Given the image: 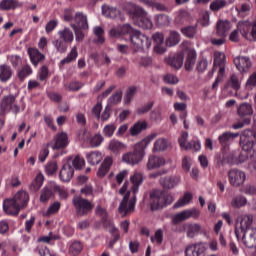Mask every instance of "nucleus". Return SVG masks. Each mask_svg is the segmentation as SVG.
Wrapping results in <instances>:
<instances>
[{
	"label": "nucleus",
	"mask_w": 256,
	"mask_h": 256,
	"mask_svg": "<svg viewBox=\"0 0 256 256\" xmlns=\"http://www.w3.org/2000/svg\"><path fill=\"white\" fill-rule=\"evenodd\" d=\"M237 113L240 117H249V115H253V107L251 104L244 102L239 105Z\"/></svg>",
	"instance_id": "nucleus-37"
},
{
	"label": "nucleus",
	"mask_w": 256,
	"mask_h": 256,
	"mask_svg": "<svg viewBox=\"0 0 256 256\" xmlns=\"http://www.w3.org/2000/svg\"><path fill=\"white\" fill-rule=\"evenodd\" d=\"M59 209H61V203L59 201L54 202L48 207L46 211V217H50V215H55L56 213H59Z\"/></svg>",
	"instance_id": "nucleus-55"
},
{
	"label": "nucleus",
	"mask_w": 256,
	"mask_h": 256,
	"mask_svg": "<svg viewBox=\"0 0 256 256\" xmlns=\"http://www.w3.org/2000/svg\"><path fill=\"white\" fill-rule=\"evenodd\" d=\"M105 138L101 134L94 135L90 140V146L91 147H99L103 143Z\"/></svg>",
	"instance_id": "nucleus-62"
},
{
	"label": "nucleus",
	"mask_w": 256,
	"mask_h": 256,
	"mask_svg": "<svg viewBox=\"0 0 256 256\" xmlns=\"http://www.w3.org/2000/svg\"><path fill=\"white\" fill-rule=\"evenodd\" d=\"M73 175H75V169L73 168V166H71V163H65L62 166L59 174L61 181H63L64 183H69V181L73 179Z\"/></svg>",
	"instance_id": "nucleus-16"
},
{
	"label": "nucleus",
	"mask_w": 256,
	"mask_h": 256,
	"mask_svg": "<svg viewBox=\"0 0 256 256\" xmlns=\"http://www.w3.org/2000/svg\"><path fill=\"white\" fill-rule=\"evenodd\" d=\"M53 141L52 149H65L69 145V136L66 132H61L55 135Z\"/></svg>",
	"instance_id": "nucleus-17"
},
{
	"label": "nucleus",
	"mask_w": 256,
	"mask_h": 256,
	"mask_svg": "<svg viewBox=\"0 0 256 256\" xmlns=\"http://www.w3.org/2000/svg\"><path fill=\"white\" fill-rule=\"evenodd\" d=\"M163 189H175L179 183H181V177L179 176H165L159 180Z\"/></svg>",
	"instance_id": "nucleus-15"
},
{
	"label": "nucleus",
	"mask_w": 256,
	"mask_h": 256,
	"mask_svg": "<svg viewBox=\"0 0 256 256\" xmlns=\"http://www.w3.org/2000/svg\"><path fill=\"white\" fill-rule=\"evenodd\" d=\"M239 135L240 134L238 132H224L222 135L218 137V141L221 145H225L226 143H229V141H234V139H237Z\"/></svg>",
	"instance_id": "nucleus-40"
},
{
	"label": "nucleus",
	"mask_w": 256,
	"mask_h": 256,
	"mask_svg": "<svg viewBox=\"0 0 256 256\" xmlns=\"http://www.w3.org/2000/svg\"><path fill=\"white\" fill-rule=\"evenodd\" d=\"M165 165V158L156 155H150L146 163L148 171H153V169H159Z\"/></svg>",
	"instance_id": "nucleus-18"
},
{
	"label": "nucleus",
	"mask_w": 256,
	"mask_h": 256,
	"mask_svg": "<svg viewBox=\"0 0 256 256\" xmlns=\"http://www.w3.org/2000/svg\"><path fill=\"white\" fill-rule=\"evenodd\" d=\"M207 251V244L199 242L188 246L185 250L186 256H201Z\"/></svg>",
	"instance_id": "nucleus-12"
},
{
	"label": "nucleus",
	"mask_w": 256,
	"mask_h": 256,
	"mask_svg": "<svg viewBox=\"0 0 256 256\" xmlns=\"http://www.w3.org/2000/svg\"><path fill=\"white\" fill-rule=\"evenodd\" d=\"M240 145L243 151H251L256 145V134L251 130H245L240 136Z\"/></svg>",
	"instance_id": "nucleus-10"
},
{
	"label": "nucleus",
	"mask_w": 256,
	"mask_h": 256,
	"mask_svg": "<svg viewBox=\"0 0 256 256\" xmlns=\"http://www.w3.org/2000/svg\"><path fill=\"white\" fill-rule=\"evenodd\" d=\"M184 59H185V56L183 55V52H179L173 57L167 58L166 63L170 65V67H173L174 69H181V67H183Z\"/></svg>",
	"instance_id": "nucleus-23"
},
{
	"label": "nucleus",
	"mask_w": 256,
	"mask_h": 256,
	"mask_svg": "<svg viewBox=\"0 0 256 256\" xmlns=\"http://www.w3.org/2000/svg\"><path fill=\"white\" fill-rule=\"evenodd\" d=\"M102 15H104V17H108L109 19H115V17L119 15V10L109 6H102Z\"/></svg>",
	"instance_id": "nucleus-46"
},
{
	"label": "nucleus",
	"mask_w": 256,
	"mask_h": 256,
	"mask_svg": "<svg viewBox=\"0 0 256 256\" xmlns=\"http://www.w3.org/2000/svg\"><path fill=\"white\" fill-rule=\"evenodd\" d=\"M169 147V141L166 138H158L154 142L153 152L161 153L163 151H167Z\"/></svg>",
	"instance_id": "nucleus-34"
},
{
	"label": "nucleus",
	"mask_w": 256,
	"mask_h": 256,
	"mask_svg": "<svg viewBox=\"0 0 256 256\" xmlns=\"http://www.w3.org/2000/svg\"><path fill=\"white\" fill-rule=\"evenodd\" d=\"M39 81H47L49 79V68L47 66H42L38 71Z\"/></svg>",
	"instance_id": "nucleus-59"
},
{
	"label": "nucleus",
	"mask_w": 256,
	"mask_h": 256,
	"mask_svg": "<svg viewBox=\"0 0 256 256\" xmlns=\"http://www.w3.org/2000/svg\"><path fill=\"white\" fill-rule=\"evenodd\" d=\"M79 56V53L77 52V46H74L71 51L68 53L67 57L61 60V65H67L69 63H73L75 59Z\"/></svg>",
	"instance_id": "nucleus-44"
},
{
	"label": "nucleus",
	"mask_w": 256,
	"mask_h": 256,
	"mask_svg": "<svg viewBox=\"0 0 256 256\" xmlns=\"http://www.w3.org/2000/svg\"><path fill=\"white\" fill-rule=\"evenodd\" d=\"M230 205L233 209H241L247 205V198L243 195H236L232 198Z\"/></svg>",
	"instance_id": "nucleus-38"
},
{
	"label": "nucleus",
	"mask_w": 256,
	"mask_h": 256,
	"mask_svg": "<svg viewBox=\"0 0 256 256\" xmlns=\"http://www.w3.org/2000/svg\"><path fill=\"white\" fill-rule=\"evenodd\" d=\"M228 179L232 187H241V185L245 183V179H247V175L242 170L233 168L228 171Z\"/></svg>",
	"instance_id": "nucleus-11"
},
{
	"label": "nucleus",
	"mask_w": 256,
	"mask_h": 256,
	"mask_svg": "<svg viewBox=\"0 0 256 256\" xmlns=\"http://www.w3.org/2000/svg\"><path fill=\"white\" fill-rule=\"evenodd\" d=\"M108 149L114 155H119L121 153V151H125V149H127V145L117 139H112L109 142Z\"/></svg>",
	"instance_id": "nucleus-25"
},
{
	"label": "nucleus",
	"mask_w": 256,
	"mask_h": 256,
	"mask_svg": "<svg viewBox=\"0 0 256 256\" xmlns=\"http://www.w3.org/2000/svg\"><path fill=\"white\" fill-rule=\"evenodd\" d=\"M21 7V3L17 0H2L0 3V11H11Z\"/></svg>",
	"instance_id": "nucleus-36"
},
{
	"label": "nucleus",
	"mask_w": 256,
	"mask_h": 256,
	"mask_svg": "<svg viewBox=\"0 0 256 256\" xmlns=\"http://www.w3.org/2000/svg\"><path fill=\"white\" fill-rule=\"evenodd\" d=\"M53 183L45 186L41 191H40V197L39 201L40 203H48L49 199L53 197Z\"/></svg>",
	"instance_id": "nucleus-29"
},
{
	"label": "nucleus",
	"mask_w": 256,
	"mask_h": 256,
	"mask_svg": "<svg viewBox=\"0 0 256 256\" xmlns=\"http://www.w3.org/2000/svg\"><path fill=\"white\" fill-rule=\"evenodd\" d=\"M256 87V72L252 73L245 84V89L246 91H253V89H255Z\"/></svg>",
	"instance_id": "nucleus-53"
},
{
	"label": "nucleus",
	"mask_w": 256,
	"mask_h": 256,
	"mask_svg": "<svg viewBox=\"0 0 256 256\" xmlns=\"http://www.w3.org/2000/svg\"><path fill=\"white\" fill-rule=\"evenodd\" d=\"M13 77V69L7 64L0 65V81L7 83Z\"/></svg>",
	"instance_id": "nucleus-31"
},
{
	"label": "nucleus",
	"mask_w": 256,
	"mask_h": 256,
	"mask_svg": "<svg viewBox=\"0 0 256 256\" xmlns=\"http://www.w3.org/2000/svg\"><path fill=\"white\" fill-rule=\"evenodd\" d=\"M227 5V2L225 0H213L210 4L211 11H221L225 6Z\"/></svg>",
	"instance_id": "nucleus-54"
},
{
	"label": "nucleus",
	"mask_w": 256,
	"mask_h": 256,
	"mask_svg": "<svg viewBox=\"0 0 256 256\" xmlns=\"http://www.w3.org/2000/svg\"><path fill=\"white\" fill-rule=\"evenodd\" d=\"M234 64L240 73H246L251 69V59L247 56H237L234 58Z\"/></svg>",
	"instance_id": "nucleus-13"
},
{
	"label": "nucleus",
	"mask_w": 256,
	"mask_h": 256,
	"mask_svg": "<svg viewBox=\"0 0 256 256\" xmlns=\"http://www.w3.org/2000/svg\"><path fill=\"white\" fill-rule=\"evenodd\" d=\"M3 209L7 215H19L21 211V207L13 199L4 200Z\"/></svg>",
	"instance_id": "nucleus-20"
},
{
	"label": "nucleus",
	"mask_w": 256,
	"mask_h": 256,
	"mask_svg": "<svg viewBox=\"0 0 256 256\" xmlns=\"http://www.w3.org/2000/svg\"><path fill=\"white\" fill-rule=\"evenodd\" d=\"M59 39L53 40L52 45L58 53H66L69 44L75 40V34L69 27H64L57 32Z\"/></svg>",
	"instance_id": "nucleus-3"
},
{
	"label": "nucleus",
	"mask_w": 256,
	"mask_h": 256,
	"mask_svg": "<svg viewBox=\"0 0 256 256\" xmlns=\"http://www.w3.org/2000/svg\"><path fill=\"white\" fill-rule=\"evenodd\" d=\"M225 41V36H217L215 34H213V37L210 39V43H212L216 47H221V45H225Z\"/></svg>",
	"instance_id": "nucleus-61"
},
{
	"label": "nucleus",
	"mask_w": 256,
	"mask_h": 256,
	"mask_svg": "<svg viewBox=\"0 0 256 256\" xmlns=\"http://www.w3.org/2000/svg\"><path fill=\"white\" fill-rule=\"evenodd\" d=\"M137 203V195L131 191H127L123 197L118 211L122 217H127V215L135 211V204Z\"/></svg>",
	"instance_id": "nucleus-4"
},
{
	"label": "nucleus",
	"mask_w": 256,
	"mask_h": 256,
	"mask_svg": "<svg viewBox=\"0 0 256 256\" xmlns=\"http://www.w3.org/2000/svg\"><path fill=\"white\" fill-rule=\"evenodd\" d=\"M184 231L189 239H194L200 233H203V226L199 223H187L184 224Z\"/></svg>",
	"instance_id": "nucleus-14"
},
{
	"label": "nucleus",
	"mask_w": 256,
	"mask_h": 256,
	"mask_svg": "<svg viewBox=\"0 0 256 256\" xmlns=\"http://www.w3.org/2000/svg\"><path fill=\"white\" fill-rule=\"evenodd\" d=\"M218 65H225V53L215 51L214 52V66H213V71L217 69Z\"/></svg>",
	"instance_id": "nucleus-50"
},
{
	"label": "nucleus",
	"mask_w": 256,
	"mask_h": 256,
	"mask_svg": "<svg viewBox=\"0 0 256 256\" xmlns=\"http://www.w3.org/2000/svg\"><path fill=\"white\" fill-rule=\"evenodd\" d=\"M74 20L78 29H83L84 31H87V29H89V22H87V15L81 12H78L75 14Z\"/></svg>",
	"instance_id": "nucleus-30"
},
{
	"label": "nucleus",
	"mask_w": 256,
	"mask_h": 256,
	"mask_svg": "<svg viewBox=\"0 0 256 256\" xmlns=\"http://www.w3.org/2000/svg\"><path fill=\"white\" fill-rule=\"evenodd\" d=\"M253 216L251 215H244L237 219L236 227H235V235L238 241L241 240V236L248 231H251L253 228Z\"/></svg>",
	"instance_id": "nucleus-6"
},
{
	"label": "nucleus",
	"mask_w": 256,
	"mask_h": 256,
	"mask_svg": "<svg viewBox=\"0 0 256 256\" xmlns=\"http://www.w3.org/2000/svg\"><path fill=\"white\" fill-rule=\"evenodd\" d=\"M116 130H117V126H115V124H107L106 126H104L102 133L106 137L111 138L113 137V134L115 133Z\"/></svg>",
	"instance_id": "nucleus-58"
},
{
	"label": "nucleus",
	"mask_w": 256,
	"mask_h": 256,
	"mask_svg": "<svg viewBox=\"0 0 256 256\" xmlns=\"http://www.w3.org/2000/svg\"><path fill=\"white\" fill-rule=\"evenodd\" d=\"M43 181H45V177L43 174H38L33 182L30 184V191L32 193H37L43 187Z\"/></svg>",
	"instance_id": "nucleus-41"
},
{
	"label": "nucleus",
	"mask_w": 256,
	"mask_h": 256,
	"mask_svg": "<svg viewBox=\"0 0 256 256\" xmlns=\"http://www.w3.org/2000/svg\"><path fill=\"white\" fill-rule=\"evenodd\" d=\"M148 123L145 120H140L136 122L133 126L130 127V135L132 137H137L141 132L145 131L147 129Z\"/></svg>",
	"instance_id": "nucleus-27"
},
{
	"label": "nucleus",
	"mask_w": 256,
	"mask_h": 256,
	"mask_svg": "<svg viewBox=\"0 0 256 256\" xmlns=\"http://www.w3.org/2000/svg\"><path fill=\"white\" fill-rule=\"evenodd\" d=\"M131 183L125 182L123 186L120 188L119 193L120 195H124L125 192L131 191L134 195H137V191H139V186L143 183V174L136 172L130 178Z\"/></svg>",
	"instance_id": "nucleus-7"
},
{
	"label": "nucleus",
	"mask_w": 256,
	"mask_h": 256,
	"mask_svg": "<svg viewBox=\"0 0 256 256\" xmlns=\"http://www.w3.org/2000/svg\"><path fill=\"white\" fill-rule=\"evenodd\" d=\"M181 41V35L177 31H171L169 37L166 40L168 47H175Z\"/></svg>",
	"instance_id": "nucleus-42"
},
{
	"label": "nucleus",
	"mask_w": 256,
	"mask_h": 256,
	"mask_svg": "<svg viewBox=\"0 0 256 256\" xmlns=\"http://www.w3.org/2000/svg\"><path fill=\"white\" fill-rule=\"evenodd\" d=\"M152 203L151 209L152 211H157L159 209H163L165 204L163 202V192L157 191L151 195Z\"/></svg>",
	"instance_id": "nucleus-21"
},
{
	"label": "nucleus",
	"mask_w": 256,
	"mask_h": 256,
	"mask_svg": "<svg viewBox=\"0 0 256 256\" xmlns=\"http://www.w3.org/2000/svg\"><path fill=\"white\" fill-rule=\"evenodd\" d=\"M72 204L75 207L76 215H78V217H85V215H89V213L95 209V204L91 203L89 199L81 196H74Z\"/></svg>",
	"instance_id": "nucleus-5"
},
{
	"label": "nucleus",
	"mask_w": 256,
	"mask_h": 256,
	"mask_svg": "<svg viewBox=\"0 0 256 256\" xmlns=\"http://www.w3.org/2000/svg\"><path fill=\"white\" fill-rule=\"evenodd\" d=\"M229 31H231V22L220 20L216 25V32L214 35L217 37H227Z\"/></svg>",
	"instance_id": "nucleus-22"
},
{
	"label": "nucleus",
	"mask_w": 256,
	"mask_h": 256,
	"mask_svg": "<svg viewBox=\"0 0 256 256\" xmlns=\"http://www.w3.org/2000/svg\"><path fill=\"white\" fill-rule=\"evenodd\" d=\"M155 21L159 27H167L171 23V18L165 14H159L155 17Z\"/></svg>",
	"instance_id": "nucleus-49"
},
{
	"label": "nucleus",
	"mask_w": 256,
	"mask_h": 256,
	"mask_svg": "<svg viewBox=\"0 0 256 256\" xmlns=\"http://www.w3.org/2000/svg\"><path fill=\"white\" fill-rule=\"evenodd\" d=\"M201 216V211L197 208L186 209L174 215L172 221L174 225L179 223H183V221H187L188 219H197Z\"/></svg>",
	"instance_id": "nucleus-9"
},
{
	"label": "nucleus",
	"mask_w": 256,
	"mask_h": 256,
	"mask_svg": "<svg viewBox=\"0 0 256 256\" xmlns=\"http://www.w3.org/2000/svg\"><path fill=\"white\" fill-rule=\"evenodd\" d=\"M70 27L73 29L74 31V35H75V40L77 41V43H81V41H83V39H85V33H83V28H78L77 24H70Z\"/></svg>",
	"instance_id": "nucleus-51"
},
{
	"label": "nucleus",
	"mask_w": 256,
	"mask_h": 256,
	"mask_svg": "<svg viewBox=\"0 0 256 256\" xmlns=\"http://www.w3.org/2000/svg\"><path fill=\"white\" fill-rule=\"evenodd\" d=\"M238 30L240 31L242 37L250 41L251 31H253V25L249 21H243L238 23Z\"/></svg>",
	"instance_id": "nucleus-24"
},
{
	"label": "nucleus",
	"mask_w": 256,
	"mask_h": 256,
	"mask_svg": "<svg viewBox=\"0 0 256 256\" xmlns=\"http://www.w3.org/2000/svg\"><path fill=\"white\" fill-rule=\"evenodd\" d=\"M192 199L193 194H191L190 192H186L184 196L174 204L175 209H179V207H185V205H189Z\"/></svg>",
	"instance_id": "nucleus-45"
},
{
	"label": "nucleus",
	"mask_w": 256,
	"mask_h": 256,
	"mask_svg": "<svg viewBox=\"0 0 256 256\" xmlns=\"http://www.w3.org/2000/svg\"><path fill=\"white\" fill-rule=\"evenodd\" d=\"M181 31L185 35V37H188L189 39H191L195 37L197 33V26H187L185 28H182Z\"/></svg>",
	"instance_id": "nucleus-57"
},
{
	"label": "nucleus",
	"mask_w": 256,
	"mask_h": 256,
	"mask_svg": "<svg viewBox=\"0 0 256 256\" xmlns=\"http://www.w3.org/2000/svg\"><path fill=\"white\" fill-rule=\"evenodd\" d=\"M126 11L130 17L138 19L136 25L141 29H153V22L147 17V12L140 6H137L131 2L126 4Z\"/></svg>",
	"instance_id": "nucleus-2"
},
{
	"label": "nucleus",
	"mask_w": 256,
	"mask_h": 256,
	"mask_svg": "<svg viewBox=\"0 0 256 256\" xmlns=\"http://www.w3.org/2000/svg\"><path fill=\"white\" fill-rule=\"evenodd\" d=\"M112 165H113V158L106 157L98 169V172H97L98 177H105V175L109 173V170L111 169Z\"/></svg>",
	"instance_id": "nucleus-33"
},
{
	"label": "nucleus",
	"mask_w": 256,
	"mask_h": 256,
	"mask_svg": "<svg viewBox=\"0 0 256 256\" xmlns=\"http://www.w3.org/2000/svg\"><path fill=\"white\" fill-rule=\"evenodd\" d=\"M83 82L80 81H71L67 86L66 89L68 91H79L80 89H83Z\"/></svg>",
	"instance_id": "nucleus-63"
},
{
	"label": "nucleus",
	"mask_w": 256,
	"mask_h": 256,
	"mask_svg": "<svg viewBox=\"0 0 256 256\" xmlns=\"http://www.w3.org/2000/svg\"><path fill=\"white\" fill-rule=\"evenodd\" d=\"M81 251H83V243L79 240H74L69 242L68 245V253L71 256H77L81 254Z\"/></svg>",
	"instance_id": "nucleus-32"
},
{
	"label": "nucleus",
	"mask_w": 256,
	"mask_h": 256,
	"mask_svg": "<svg viewBox=\"0 0 256 256\" xmlns=\"http://www.w3.org/2000/svg\"><path fill=\"white\" fill-rule=\"evenodd\" d=\"M70 161L76 171H81V169L85 167V159L79 155L69 157L68 163H70Z\"/></svg>",
	"instance_id": "nucleus-39"
},
{
	"label": "nucleus",
	"mask_w": 256,
	"mask_h": 256,
	"mask_svg": "<svg viewBox=\"0 0 256 256\" xmlns=\"http://www.w3.org/2000/svg\"><path fill=\"white\" fill-rule=\"evenodd\" d=\"M15 103V96L14 95H9L3 98L2 103H1V109L3 113L5 111H9L11 109V106Z\"/></svg>",
	"instance_id": "nucleus-47"
},
{
	"label": "nucleus",
	"mask_w": 256,
	"mask_h": 256,
	"mask_svg": "<svg viewBox=\"0 0 256 256\" xmlns=\"http://www.w3.org/2000/svg\"><path fill=\"white\" fill-rule=\"evenodd\" d=\"M29 75H33V68L29 64L23 65L17 70V77L20 81H25Z\"/></svg>",
	"instance_id": "nucleus-35"
},
{
	"label": "nucleus",
	"mask_w": 256,
	"mask_h": 256,
	"mask_svg": "<svg viewBox=\"0 0 256 256\" xmlns=\"http://www.w3.org/2000/svg\"><path fill=\"white\" fill-rule=\"evenodd\" d=\"M105 33V31L103 30L102 27L97 26L94 28V35H96L97 39L95 40V43H100V45H102V43H105V37H103V34Z\"/></svg>",
	"instance_id": "nucleus-56"
},
{
	"label": "nucleus",
	"mask_w": 256,
	"mask_h": 256,
	"mask_svg": "<svg viewBox=\"0 0 256 256\" xmlns=\"http://www.w3.org/2000/svg\"><path fill=\"white\" fill-rule=\"evenodd\" d=\"M188 139H189V133L187 132H182L181 136L178 139L180 147L182 149H185L186 151H189V149L192 148L191 143L187 141Z\"/></svg>",
	"instance_id": "nucleus-48"
},
{
	"label": "nucleus",
	"mask_w": 256,
	"mask_h": 256,
	"mask_svg": "<svg viewBox=\"0 0 256 256\" xmlns=\"http://www.w3.org/2000/svg\"><path fill=\"white\" fill-rule=\"evenodd\" d=\"M87 161L90 165H99L103 161V155L100 152H91L87 155Z\"/></svg>",
	"instance_id": "nucleus-43"
},
{
	"label": "nucleus",
	"mask_w": 256,
	"mask_h": 256,
	"mask_svg": "<svg viewBox=\"0 0 256 256\" xmlns=\"http://www.w3.org/2000/svg\"><path fill=\"white\" fill-rule=\"evenodd\" d=\"M195 61H197V52H195L194 49H189L185 61L186 71H193V67H195Z\"/></svg>",
	"instance_id": "nucleus-28"
},
{
	"label": "nucleus",
	"mask_w": 256,
	"mask_h": 256,
	"mask_svg": "<svg viewBox=\"0 0 256 256\" xmlns=\"http://www.w3.org/2000/svg\"><path fill=\"white\" fill-rule=\"evenodd\" d=\"M157 137V134H151L146 136L143 140L136 143L134 145V150L130 152H126L122 155V163H126V165H131L135 167V165H139L141 161L145 158V149L149 147V144Z\"/></svg>",
	"instance_id": "nucleus-1"
},
{
	"label": "nucleus",
	"mask_w": 256,
	"mask_h": 256,
	"mask_svg": "<svg viewBox=\"0 0 256 256\" xmlns=\"http://www.w3.org/2000/svg\"><path fill=\"white\" fill-rule=\"evenodd\" d=\"M28 55L34 67H38L39 63H43V61H45L44 54L37 48H28Z\"/></svg>",
	"instance_id": "nucleus-19"
},
{
	"label": "nucleus",
	"mask_w": 256,
	"mask_h": 256,
	"mask_svg": "<svg viewBox=\"0 0 256 256\" xmlns=\"http://www.w3.org/2000/svg\"><path fill=\"white\" fill-rule=\"evenodd\" d=\"M130 41L135 51H139V49H149V47H151V39L138 30L131 36Z\"/></svg>",
	"instance_id": "nucleus-8"
},
{
	"label": "nucleus",
	"mask_w": 256,
	"mask_h": 256,
	"mask_svg": "<svg viewBox=\"0 0 256 256\" xmlns=\"http://www.w3.org/2000/svg\"><path fill=\"white\" fill-rule=\"evenodd\" d=\"M14 203H17L20 209L27 207V203H29V194L25 191H19L12 198Z\"/></svg>",
	"instance_id": "nucleus-26"
},
{
	"label": "nucleus",
	"mask_w": 256,
	"mask_h": 256,
	"mask_svg": "<svg viewBox=\"0 0 256 256\" xmlns=\"http://www.w3.org/2000/svg\"><path fill=\"white\" fill-rule=\"evenodd\" d=\"M57 169H59L57 162H49L45 167L47 175H55V173H57Z\"/></svg>",
	"instance_id": "nucleus-64"
},
{
	"label": "nucleus",
	"mask_w": 256,
	"mask_h": 256,
	"mask_svg": "<svg viewBox=\"0 0 256 256\" xmlns=\"http://www.w3.org/2000/svg\"><path fill=\"white\" fill-rule=\"evenodd\" d=\"M80 193L85 195V197H95V191L93 190V185L87 184L81 188Z\"/></svg>",
	"instance_id": "nucleus-60"
},
{
	"label": "nucleus",
	"mask_w": 256,
	"mask_h": 256,
	"mask_svg": "<svg viewBox=\"0 0 256 256\" xmlns=\"http://www.w3.org/2000/svg\"><path fill=\"white\" fill-rule=\"evenodd\" d=\"M136 93H137V87H135V86L129 87L128 90L126 91V95L124 97V103L126 105H129V103H131V101H133V98L135 97Z\"/></svg>",
	"instance_id": "nucleus-52"
}]
</instances>
